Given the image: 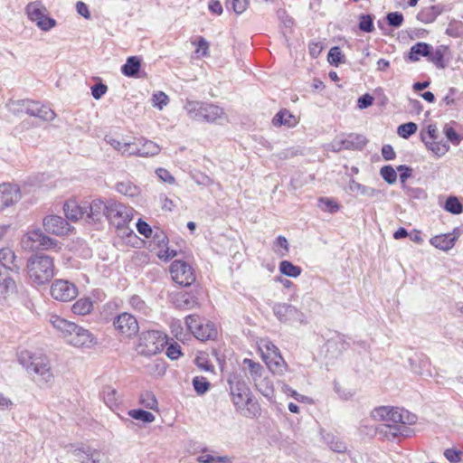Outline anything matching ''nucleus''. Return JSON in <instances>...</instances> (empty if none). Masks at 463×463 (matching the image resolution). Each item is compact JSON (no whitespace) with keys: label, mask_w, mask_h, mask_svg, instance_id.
<instances>
[{"label":"nucleus","mask_w":463,"mask_h":463,"mask_svg":"<svg viewBox=\"0 0 463 463\" xmlns=\"http://www.w3.org/2000/svg\"><path fill=\"white\" fill-rule=\"evenodd\" d=\"M185 324L189 331L201 341L213 339L217 335V329L214 324L197 315L187 316Z\"/></svg>","instance_id":"7"},{"label":"nucleus","mask_w":463,"mask_h":463,"mask_svg":"<svg viewBox=\"0 0 463 463\" xmlns=\"http://www.w3.org/2000/svg\"><path fill=\"white\" fill-rule=\"evenodd\" d=\"M327 351L336 350L338 353H341L343 350L346 348L347 344L345 342L343 336L337 335L334 338L329 339L326 342Z\"/></svg>","instance_id":"51"},{"label":"nucleus","mask_w":463,"mask_h":463,"mask_svg":"<svg viewBox=\"0 0 463 463\" xmlns=\"http://www.w3.org/2000/svg\"><path fill=\"white\" fill-rule=\"evenodd\" d=\"M380 174L383 180L390 184H392L397 180V174L392 165H384L381 168Z\"/></svg>","instance_id":"55"},{"label":"nucleus","mask_w":463,"mask_h":463,"mask_svg":"<svg viewBox=\"0 0 463 463\" xmlns=\"http://www.w3.org/2000/svg\"><path fill=\"white\" fill-rule=\"evenodd\" d=\"M459 231L455 229L451 233L440 234L432 237L430 243L435 248L448 251L452 249L458 241Z\"/></svg>","instance_id":"20"},{"label":"nucleus","mask_w":463,"mask_h":463,"mask_svg":"<svg viewBox=\"0 0 463 463\" xmlns=\"http://www.w3.org/2000/svg\"><path fill=\"white\" fill-rule=\"evenodd\" d=\"M22 247L24 250H34L39 248L51 249L57 246V241L46 236L41 230L29 231L21 240Z\"/></svg>","instance_id":"10"},{"label":"nucleus","mask_w":463,"mask_h":463,"mask_svg":"<svg viewBox=\"0 0 463 463\" xmlns=\"http://www.w3.org/2000/svg\"><path fill=\"white\" fill-rule=\"evenodd\" d=\"M411 371L424 377H430L432 375L430 369V362L424 355H416L414 358L410 359Z\"/></svg>","instance_id":"22"},{"label":"nucleus","mask_w":463,"mask_h":463,"mask_svg":"<svg viewBox=\"0 0 463 463\" xmlns=\"http://www.w3.org/2000/svg\"><path fill=\"white\" fill-rule=\"evenodd\" d=\"M377 435L382 439L388 441H393L400 436H408V429L402 425L383 423L376 428Z\"/></svg>","instance_id":"18"},{"label":"nucleus","mask_w":463,"mask_h":463,"mask_svg":"<svg viewBox=\"0 0 463 463\" xmlns=\"http://www.w3.org/2000/svg\"><path fill=\"white\" fill-rule=\"evenodd\" d=\"M257 390L265 397L271 398L273 396V383L267 377L260 376V380L254 382Z\"/></svg>","instance_id":"39"},{"label":"nucleus","mask_w":463,"mask_h":463,"mask_svg":"<svg viewBox=\"0 0 463 463\" xmlns=\"http://www.w3.org/2000/svg\"><path fill=\"white\" fill-rule=\"evenodd\" d=\"M439 14V10L437 6H429L423 8L418 14L417 19L424 24L432 23Z\"/></svg>","instance_id":"40"},{"label":"nucleus","mask_w":463,"mask_h":463,"mask_svg":"<svg viewBox=\"0 0 463 463\" xmlns=\"http://www.w3.org/2000/svg\"><path fill=\"white\" fill-rule=\"evenodd\" d=\"M50 322L58 331L67 338V342L75 347L90 348L95 344V337L86 328L68 321L59 316L52 315Z\"/></svg>","instance_id":"2"},{"label":"nucleus","mask_w":463,"mask_h":463,"mask_svg":"<svg viewBox=\"0 0 463 463\" xmlns=\"http://www.w3.org/2000/svg\"><path fill=\"white\" fill-rule=\"evenodd\" d=\"M140 403L150 410H155L157 407V400L155 395L150 392H146L140 396Z\"/></svg>","instance_id":"58"},{"label":"nucleus","mask_w":463,"mask_h":463,"mask_svg":"<svg viewBox=\"0 0 463 463\" xmlns=\"http://www.w3.org/2000/svg\"><path fill=\"white\" fill-rule=\"evenodd\" d=\"M438 137V129L435 125H429L426 129L421 130L420 139L425 144L427 142L436 140Z\"/></svg>","instance_id":"57"},{"label":"nucleus","mask_w":463,"mask_h":463,"mask_svg":"<svg viewBox=\"0 0 463 463\" xmlns=\"http://www.w3.org/2000/svg\"><path fill=\"white\" fill-rule=\"evenodd\" d=\"M63 210L66 218L70 221L86 220V213H88V211L85 203L78 204L76 201L71 200L64 203Z\"/></svg>","instance_id":"21"},{"label":"nucleus","mask_w":463,"mask_h":463,"mask_svg":"<svg viewBox=\"0 0 463 463\" xmlns=\"http://www.w3.org/2000/svg\"><path fill=\"white\" fill-rule=\"evenodd\" d=\"M51 295L58 301L68 302L78 296L77 287L65 279H55L51 286Z\"/></svg>","instance_id":"14"},{"label":"nucleus","mask_w":463,"mask_h":463,"mask_svg":"<svg viewBox=\"0 0 463 463\" xmlns=\"http://www.w3.org/2000/svg\"><path fill=\"white\" fill-rule=\"evenodd\" d=\"M444 58V49L443 46L438 47L434 52L430 50V54L428 55V60L433 62L439 68H444L443 63Z\"/></svg>","instance_id":"49"},{"label":"nucleus","mask_w":463,"mask_h":463,"mask_svg":"<svg viewBox=\"0 0 463 463\" xmlns=\"http://www.w3.org/2000/svg\"><path fill=\"white\" fill-rule=\"evenodd\" d=\"M0 265L15 272H18L20 269L16 261V256L10 248L0 249Z\"/></svg>","instance_id":"28"},{"label":"nucleus","mask_w":463,"mask_h":463,"mask_svg":"<svg viewBox=\"0 0 463 463\" xmlns=\"http://www.w3.org/2000/svg\"><path fill=\"white\" fill-rule=\"evenodd\" d=\"M18 361L30 374H37L39 381L47 383L52 380L53 374L49 359L46 356L32 354L28 351H22L18 355Z\"/></svg>","instance_id":"4"},{"label":"nucleus","mask_w":463,"mask_h":463,"mask_svg":"<svg viewBox=\"0 0 463 463\" xmlns=\"http://www.w3.org/2000/svg\"><path fill=\"white\" fill-rule=\"evenodd\" d=\"M165 354L171 360L178 359L183 354L180 345L175 342L169 344Z\"/></svg>","instance_id":"64"},{"label":"nucleus","mask_w":463,"mask_h":463,"mask_svg":"<svg viewBox=\"0 0 463 463\" xmlns=\"http://www.w3.org/2000/svg\"><path fill=\"white\" fill-rule=\"evenodd\" d=\"M272 311L276 318L283 324L295 326L307 323L305 314L288 303H275Z\"/></svg>","instance_id":"8"},{"label":"nucleus","mask_w":463,"mask_h":463,"mask_svg":"<svg viewBox=\"0 0 463 463\" xmlns=\"http://www.w3.org/2000/svg\"><path fill=\"white\" fill-rule=\"evenodd\" d=\"M349 190L354 193H359L369 198H378L382 194L381 190L364 185L354 180L350 181Z\"/></svg>","instance_id":"32"},{"label":"nucleus","mask_w":463,"mask_h":463,"mask_svg":"<svg viewBox=\"0 0 463 463\" xmlns=\"http://www.w3.org/2000/svg\"><path fill=\"white\" fill-rule=\"evenodd\" d=\"M21 198L18 185L4 183L0 184V211L17 203Z\"/></svg>","instance_id":"16"},{"label":"nucleus","mask_w":463,"mask_h":463,"mask_svg":"<svg viewBox=\"0 0 463 463\" xmlns=\"http://www.w3.org/2000/svg\"><path fill=\"white\" fill-rule=\"evenodd\" d=\"M117 191L129 197L137 196L139 194V188L130 181H122L118 183Z\"/></svg>","instance_id":"43"},{"label":"nucleus","mask_w":463,"mask_h":463,"mask_svg":"<svg viewBox=\"0 0 463 463\" xmlns=\"http://www.w3.org/2000/svg\"><path fill=\"white\" fill-rule=\"evenodd\" d=\"M73 454L81 463H100L101 453L90 447H80L73 450Z\"/></svg>","instance_id":"23"},{"label":"nucleus","mask_w":463,"mask_h":463,"mask_svg":"<svg viewBox=\"0 0 463 463\" xmlns=\"http://www.w3.org/2000/svg\"><path fill=\"white\" fill-rule=\"evenodd\" d=\"M169 98L163 91H157L153 94L152 102L155 107H157L159 109H162L165 106L168 104Z\"/></svg>","instance_id":"62"},{"label":"nucleus","mask_w":463,"mask_h":463,"mask_svg":"<svg viewBox=\"0 0 463 463\" xmlns=\"http://www.w3.org/2000/svg\"><path fill=\"white\" fill-rule=\"evenodd\" d=\"M167 344L168 337L165 333L148 330L140 335L137 351L142 356H152L159 354Z\"/></svg>","instance_id":"6"},{"label":"nucleus","mask_w":463,"mask_h":463,"mask_svg":"<svg viewBox=\"0 0 463 463\" xmlns=\"http://www.w3.org/2000/svg\"><path fill=\"white\" fill-rule=\"evenodd\" d=\"M105 141L108 144H109L114 149L118 151L122 156H131L133 141L122 142L109 136H106Z\"/></svg>","instance_id":"35"},{"label":"nucleus","mask_w":463,"mask_h":463,"mask_svg":"<svg viewBox=\"0 0 463 463\" xmlns=\"http://www.w3.org/2000/svg\"><path fill=\"white\" fill-rule=\"evenodd\" d=\"M26 269L32 285H44L54 276L53 259L44 254L33 255L27 260Z\"/></svg>","instance_id":"3"},{"label":"nucleus","mask_w":463,"mask_h":463,"mask_svg":"<svg viewBox=\"0 0 463 463\" xmlns=\"http://www.w3.org/2000/svg\"><path fill=\"white\" fill-rule=\"evenodd\" d=\"M371 416L375 420H383L387 423L399 424L404 427H406V425H412L417 421V416L415 414L398 407H377L372 411Z\"/></svg>","instance_id":"5"},{"label":"nucleus","mask_w":463,"mask_h":463,"mask_svg":"<svg viewBox=\"0 0 463 463\" xmlns=\"http://www.w3.org/2000/svg\"><path fill=\"white\" fill-rule=\"evenodd\" d=\"M31 100L23 99V100H11L6 104L8 110L14 115H21L23 113L27 114V109H29V103Z\"/></svg>","instance_id":"41"},{"label":"nucleus","mask_w":463,"mask_h":463,"mask_svg":"<svg viewBox=\"0 0 463 463\" xmlns=\"http://www.w3.org/2000/svg\"><path fill=\"white\" fill-rule=\"evenodd\" d=\"M417 124L408 122L400 125L397 128V133L401 137L407 139L417 131Z\"/></svg>","instance_id":"47"},{"label":"nucleus","mask_w":463,"mask_h":463,"mask_svg":"<svg viewBox=\"0 0 463 463\" xmlns=\"http://www.w3.org/2000/svg\"><path fill=\"white\" fill-rule=\"evenodd\" d=\"M203 106V102L187 100L184 105V109L191 119L202 121Z\"/></svg>","instance_id":"37"},{"label":"nucleus","mask_w":463,"mask_h":463,"mask_svg":"<svg viewBox=\"0 0 463 463\" xmlns=\"http://www.w3.org/2000/svg\"><path fill=\"white\" fill-rule=\"evenodd\" d=\"M133 209L125 204L109 200V208L106 218L118 228H121L129 222L133 217Z\"/></svg>","instance_id":"12"},{"label":"nucleus","mask_w":463,"mask_h":463,"mask_svg":"<svg viewBox=\"0 0 463 463\" xmlns=\"http://www.w3.org/2000/svg\"><path fill=\"white\" fill-rule=\"evenodd\" d=\"M273 251L280 258L288 255L289 251V244L286 237L279 235L276 238L272 246Z\"/></svg>","instance_id":"42"},{"label":"nucleus","mask_w":463,"mask_h":463,"mask_svg":"<svg viewBox=\"0 0 463 463\" xmlns=\"http://www.w3.org/2000/svg\"><path fill=\"white\" fill-rule=\"evenodd\" d=\"M446 33L449 36L457 38L463 34V23L461 21H452L449 23Z\"/></svg>","instance_id":"56"},{"label":"nucleus","mask_w":463,"mask_h":463,"mask_svg":"<svg viewBox=\"0 0 463 463\" xmlns=\"http://www.w3.org/2000/svg\"><path fill=\"white\" fill-rule=\"evenodd\" d=\"M266 365L273 374L282 375L288 369V364L281 354L263 358Z\"/></svg>","instance_id":"29"},{"label":"nucleus","mask_w":463,"mask_h":463,"mask_svg":"<svg viewBox=\"0 0 463 463\" xmlns=\"http://www.w3.org/2000/svg\"><path fill=\"white\" fill-rule=\"evenodd\" d=\"M272 124L275 127L286 126L292 128L296 126L297 119L288 110L282 109L274 116Z\"/></svg>","instance_id":"33"},{"label":"nucleus","mask_w":463,"mask_h":463,"mask_svg":"<svg viewBox=\"0 0 463 463\" xmlns=\"http://www.w3.org/2000/svg\"><path fill=\"white\" fill-rule=\"evenodd\" d=\"M230 394L237 411L247 418L260 414L259 403L252 399V394L246 383L237 375L229 379Z\"/></svg>","instance_id":"1"},{"label":"nucleus","mask_w":463,"mask_h":463,"mask_svg":"<svg viewBox=\"0 0 463 463\" xmlns=\"http://www.w3.org/2000/svg\"><path fill=\"white\" fill-rule=\"evenodd\" d=\"M202 114V121L214 122L224 115V111L217 105L203 102Z\"/></svg>","instance_id":"31"},{"label":"nucleus","mask_w":463,"mask_h":463,"mask_svg":"<svg viewBox=\"0 0 463 463\" xmlns=\"http://www.w3.org/2000/svg\"><path fill=\"white\" fill-rule=\"evenodd\" d=\"M318 207L324 211L331 213H336L339 210L338 204L332 199L327 197H321L318 200Z\"/></svg>","instance_id":"50"},{"label":"nucleus","mask_w":463,"mask_h":463,"mask_svg":"<svg viewBox=\"0 0 463 463\" xmlns=\"http://www.w3.org/2000/svg\"><path fill=\"white\" fill-rule=\"evenodd\" d=\"M43 227L47 232L57 236L66 235L71 231V225L69 222L57 215H51L44 218Z\"/></svg>","instance_id":"17"},{"label":"nucleus","mask_w":463,"mask_h":463,"mask_svg":"<svg viewBox=\"0 0 463 463\" xmlns=\"http://www.w3.org/2000/svg\"><path fill=\"white\" fill-rule=\"evenodd\" d=\"M113 326L121 336L127 338L135 336L139 330L137 318L127 312L117 316L113 321Z\"/></svg>","instance_id":"13"},{"label":"nucleus","mask_w":463,"mask_h":463,"mask_svg":"<svg viewBox=\"0 0 463 463\" xmlns=\"http://www.w3.org/2000/svg\"><path fill=\"white\" fill-rule=\"evenodd\" d=\"M445 210L453 214H459L463 212V206L457 197L450 196L445 203Z\"/></svg>","instance_id":"48"},{"label":"nucleus","mask_w":463,"mask_h":463,"mask_svg":"<svg viewBox=\"0 0 463 463\" xmlns=\"http://www.w3.org/2000/svg\"><path fill=\"white\" fill-rule=\"evenodd\" d=\"M242 368L247 373L248 377L250 378L253 383L257 380H260V376H262L264 373V369L260 363L249 358L243 359Z\"/></svg>","instance_id":"30"},{"label":"nucleus","mask_w":463,"mask_h":463,"mask_svg":"<svg viewBox=\"0 0 463 463\" xmlns=\"http://www.w3.org/2000/svg\"><path fill=\"white\" fill-rule=\"evenodd\" d=\"M141 60L137 56H130L121 67V72L127 77H136L140 70Z\"/></svg>","instance_id":"34"},{"label":"nucleus","mask_w":463,"mask_h":463,"mask_svg":"<svg viewBox=\"0 0 463 463\" xmlns=\"http://www.w3.org/2000/svg\"><path fill=\"white\" fill-rule=\"evenodd\" d=\"M128 415L137 420L150 423L155 420V415L147 411L141 409L128 411Z\"/></svg>","instance_id":"46"},{"label":"nucleus","mask_w":463,"mask_h":463,"mask_svg":"<svg viewBox=\"0 0 463 463\" xmlns=\"http://www.w3.org/2000/svg\"><path fill=\"white\" fill-rule=\"evenodd\" d=\"M198 461L201 463H227L229 462L228 457H214L210 454L202 453L198 457Z\"/></svg>","instance_id":"63"},{"label":"nucleus","mask_w":463,"mask_h":463,"mask_svg":"<svg viewBox=\"0 0 463 463\" xmlns=\"http://www.w3.org/2000/svg\"><path fill=\"white\" fill-rule=\"evenodd\" d=\"M174 303L176 307L184 310H190L199 307L197 298L188 292H181L175 296Z\"/></svg>","instance_id":"26"},{"label":"nucleus","mask_w":463,"mask_h":463,"mask_svg":"<svg viewBox=\"0 0 463 463\" xmlns=\"http://www.w3.org/2000/svg\"><path fill=\"white\" fill-rule=\"evenodd\" d=\"M160 151L161 147L154 141L140 138L133 141L131 156L148 157L158 155Z\"/></svg>","instance_id":"15"},{"label":"nucleus","mask_w":463,"mask_h":463,"mask_svg":"<svg viewBox=\"0 0 463 463\" xmlns=\"http://www.w3.org/2000/svg\"><path fill=\"white\" fill-rule=\"evenodd\" d=\"M367 143L364 136L350 134L337 145V149H362Z\"/></svg>","instance_id":"27"},{"label":"nucleus","mask_w":463,"mask_h":463,"mask_svg":"<svg viewBox=\"0 0 463 463\" xmlns=\"http://www.w3.org/2000/svg\"><path fill=\"white\" fill-rule=\"evenodd\" d=\"M25 14L43 31H49L56 25V21L47 16V9L41 1H33L25 6Z\"/></svg>","instance_id":"9"},{"label":"nucleus","mask_w":463,"mask_h":463,"mask_svg":"<svg viewBox=\"0 0 463 463\" xmlns=\"http://www.w3.org/2000/svg\"><path fill=\"white\" fill-rule=\"evenodd\" d=\"M172 279L182 287H189L195 281L193 267L183 260H175L170 266Z\"/></svg>","instance_id":"11"},{"label":"nucleus","mask_w":463,"mask_h":463,"mask_svg":"<svg viewBox=\"0 0 463 463\" xmlns=\"http://www.w3.org/2000/svg\"><path fill=\"white\" fill-rule=\"evenodd\" d=\"M28 106L27 114L30 116L37 117L44 121H51L55 118L53 110L45 105L31 100Z\"/></svg>","instance_id":"24"},{"label":"nucleus","mask_w":463,"mask_h":463,"mask_svg":"<svg viewBox=\"0 0 463 463\" xmlns=\"http://www.w3.org/2000/svg\"><path fill=\"white\" fill-rule=\"evenodd\" d=\"M327 60L330 64L335 66H338L340 63H342L344 55L342 54L340 48L336 46L331 48L327 55Z\"/></svg>","instance_id":"59"},{"label":"nucleus","mask_w":463,"mask_h":463,"mask_svg":"<svg viewBox=\"0 0 463 463\" xmlns=\"http://www.w3.org/2000/svg\"><path fill=\"white\" fill-rule=\"evenodd\" d=\"M430 50H431V46L430 44L426 43H417L411 46L409 53V59L411 61H417L420 60V56L428 57Z\"/></svg>","instance_id":"38"},{"label":"nucleus","mask_w":463,"mask_h":463,"mask_svg":"<svg viewBox=\"0 0 463 463\" xmlns=\"http://www.w3.org/2000/svg\"><path fill=\"white\" fill-rule=\"evenodd\" d=\"M462 456L463 452L460 449H457L454 448L447 449L444 451V457L450 462V463H459L462 461Z\"/></svg>","instance_id":"60"},{"label":"nucleus","mask_w":463,"mask_h":463,"mask_svg":"<svg viewBox=\"0 0 463 463\" xmlns=\"http://www.w3.org/2000/svg\"><path fill=\"white\" fill-rule=\"evenodd\" d=\"M425 146L438 157L444 156L449 149V146L448 144L438 142L436 140L427 142L425 143Z\"/></svg>","instance_id":"45"},{"label":"nucleus","mask_w":463,"mask_h":463,"mask_svg":"<svg viewBox=\"0 0 463 463\" xmlns=\"http://www.w3.org/2000/svg\"><path fill=\"white\" fill-rule=\"evenodd\" d=\"M93 309V302L90 298H82L78 299L71 307V311L75 315L85 316L90 314Z\"/></svg>","instance_id":"36"},{"label":"nucleus","mask_w":463,"mask_h":463,"mask_svg":"<svg viewBox=\"0 0 463 463\" xmlns=\"http://www.w3.org/2000/svg\"><path fill=\"white\" fill-rule=\"evenodd\" d=\"M193 385L195 392L200 395L204 394L210 388V383L203 376L194 377L193 379Z\"/></svg>","instance_id":"52"},{"label":"nucleus","mask_w":463,"mask_h":463,"mask_svg":"<svg viewBox=\"0 0 463 463\" xmlns=\"http://www.w3.org/2000/svg\"><path fill=\"white\" fill-rule=\"evenodd\" d=\"M359 28L365 33H372L374 30L373 16L370 14H362L360 16Z\"/></svg>","instance_id":"61"},{"label":"nucleus","mask_w":463,"mask_h":463,"mask_svg":"<svg viewBox=\"0 0 463 463\" xmlns=\"http://www.w3.org/2000/svg\"><path fill=\"white\" fill-rule=\"evenodd\" d=\"M279 271L288 277L297 278L301 274L302 269L288 260H282L279 263Z\"/></svg>","instance_id":"44"},{"label":"nucleus","mask_w":463,"mask_h":463,"mask_svg":"<svg viewBox=\"0 0 463 463\" xmlns=\"http://www.w3.org/2000/svg\"><path fill=\"white\" fill-rule=\"evenodd\" d=\"M100 398L103 402L111 410L115 411L118 408L120 404V396L118 393V391L111 385H105L102 387L100 393Z\"/></svg>","instance_id":"25"},{"label":"nucleus","mask_w":463,"mask_h":463,"mask_svg":"<svg viewBox=\"0 0 463 463\" xmlns=\"http://www.w3.org/2000/svg\"><path fill=\"white\" fill-rule=\"evenodd\" d=\"M129 305L133 309H135L137 312H140L142 314L146 315L148 312V307L146 305L145 301L141 299V298L137 295H133L129 298Z\"/></svg>","instance_id":"54"},{"label":"nucleus","mask_w":463,"mask_h":463,"mask_svg":"<svg viewBox=\"0 0 463 463\" xmlns=\"http://www.w3.org/2000/svg\"><path fill=\"white\" fill-rule=\"evenodd\" d=\"M88 213H86V221L99 222L103 216H107L109 201L103 202L100 199L93 200L90 203H85Z\"/></svg>","instance_id":"19"},{"label":"nucleus","mask_w":463,"mask_h":463,"mask_svg":"<svg viewBox=\"0 0 463 463\" xmlns=\"http://www.w3.org/2000/svg\"><path fill=\"white\" fill-rule=\"evenodd\" d=\"M262 358L280 354L279 348L270 341H264L260 345Z\"/></svg>","instance_id":"53"}]
</instances>
